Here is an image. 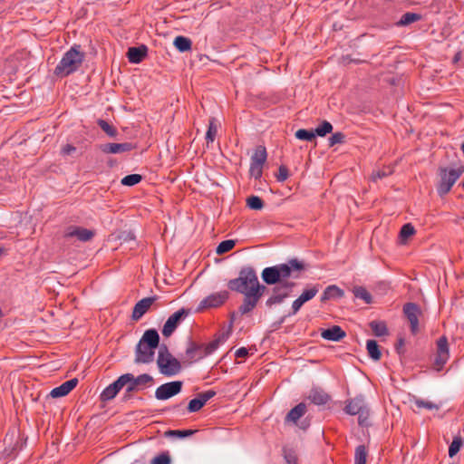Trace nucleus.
I'll list each match as a JSON object with an SVG mask.
<instances>
[{"mask_svg": "<svg viewBox=\"0 0 464 464\" xmlns=\"http://www.w3.org/2000/svg\"><path fill=\"white\" fill-rule=\"evenodd\" d=\"M308 267L309 265L304 260L295 257L285 263L264 268L261 273L263 281L268 285H275L266 305L272 307L288 298L296 284L287 279L300 278Z\"/></svg>", "mask_w": 464, "mask_h": 464, "instance_id": "1", "label": "nucleus"}, {"mask_svg": "<svg viewBox=\"0 0 464 464\" xmlns=\"http://www.w3.org/2000/svg\"><path fill=\"white\" fill-rule=\"evenodd\" d=\"M227 287L244 295L238 308L241 314L253 311L266 290V286L260 284L256 272L252 266L242 267L238 276L227 282Z\"/></svg>", "mask_w": 464, "mask_h": 464, "instance_id": "2", "label": "nucleus"}, {"mask_svg": "<svg viewBox=\"0 0 464 464\" xmlns=\"http://www.w3.org/2000/svg\"><path fill=\"white\" fill-rule=\"evenodd\" d=\"M83 58L84 55L79 51V46H72L63 54L53 73L61 78L68 76L78 70Z\"/></svg>", "mask_w": 464, "mask_h": 464, "instance_id": "3", "label": "nucleus"}, {"mask_svg": "<svg viewBox=\"0 0 464 464\" xmlns=\"http://www.w3.org/2000/svg\"><path fill=\"white\" fill-rule=\"evenodd\" d=\"M123 382L126 387L124 398H129L133 392L150 388L154 383V379L149 373H142L134 376L132 373L122 374Z\"/></svg>", "mask_w": 464, "mask_h": 464, "instance_id": "4", "label": "nucleus"}, {"mask_svg": "<svg viewBox=\"0 0 464 464\" xmlns=\"http://www.w3.org/2000/svg\"><path fill=\"white\" fill-rule=\"evenodd\" d=\"M157 363L160 372L166 376L176 375L181 370L180 362L172 356L165 345L159 351Z\"/></svg>", "mask_w": 464, "mask_h": 464, "instance_id": "5", "label": "nucleus"}, {"mask_svg": "<svg viewBox=\"0 0 464 464\" xmlns=\"http://www.w3.org/2000/svg\"><path fill=\"white\" fill-rule=\"evenodd\" d=\"M464 172V168L459 167L458 169H448L446 168L440 169V181L438 186V193L440 196H444L450 192L452 186L459 179V178Z\"/></svg>", "mask_w": 464, "mask_h": 464, "instance_id": "6", "label": "nucleus"}, {"mask_svg": "<svg viewBox=\"0 0 464 464\" xmlns=\"http://www.w3.org/2000/svg\"><path fill=\"white\" fill-rule=\"evenodd\" d=\"M344 411L350 415H358L359 425H367L369 418V409L365 403L363 396H356L347 401Z\"/></svg>", "mask_w": 464, "mask_h": 464, "instance_id": "7", "label": "nucleus"}, {"mask_svg": "<svg viewBox=\"0 0 464 464\" xmlns=\"http://www.w3.org/2000/svg\"><path fill=\"white\" fill-rule=\"evenodd\" d=\"M436 358L434 367L437 371H440L450 358L449 343L445 335L437 340Z\"/></svg>", "mask_w": 464, "mask_h": 464, "instance_id": "8", "label": "nucleus"}, {"mask_svg": "<svg viewBox=\"0 0 464 464\" xmlns=\"http://www.w3.org/2000/svg\"><path fill=\"white\" fill-rule=\"evenodd\" d=\"M403 314L410 323L411 332L416 334L419 331V317L421 314L420 307L415 303H406L403 305Z\"/></svg>", "mask_w": 464, "mask_h": 464, "instance_id": "9", "label": "nucleus"}, {"mask_svg": "<svg viewBox=\"0 0 464 464\" xmlns=\"http://www.w3.org/2000/svg\"><path fill=\"white\" fill-rule=\"evenodd\" d=\"M182 384L180 381H174L159 386L155 391L156 399L165 401L177 395L181 392Z\"/></svg>", "mask_w": 464, "mask_h": 464, "instance_id": "10", "label": "nucleus"}, {"mask_svg": "<svg viewBox=\"0 0 464 464\" xmlns=\"http://www.w3.org/2000/svg\"><path fill=\"white\" fill-rule=\"evenodd\" d=\"M189 314V310L186 308H181L175 312L173 314H171L166 323L163 325L162 328V334L165 337H169L174 331L177 329L179 323L185 319Z\"/></svg>", "mask_w": 464, "mask_h": 464, "instance_id": "11", "label": "nucleus"}, {"mask_svg": "<svg viewBox=\"0 0 464 464\" xmlns=\"http://www.w3.org/2000/svg\"><path fill=\"white\" fill-rule=\"evenodd\" d=\"M155 348L139 342L136 346L135 362L137 363H149L153 361Z\"/></svg>", "mask_w": 464, "mask_h": 464, "instance_id": "12", "label": "nucleus"}, {"mask_svg": "<svg viewBox=\"0 0 464 464\" xmlns=\"http://www.w3.org/2000/svg\"><path fill=\"white\" fill-rule=\"evenodd\" d=\"M229 294L227 291L214 293L200 302V308H214L222 305L227 299Z\"/></svg>", "mask_w": 464, "mask_h": 464, "instance_id": "13", "label": "nucleus"}, {"mask_svg": "<svg viewBox=\"0 0 464 464\" xmlns=\"http://www.w3.org/2000/svg\"><path fill=\"white\" fill-rule=\"evenodd\" d=\"M216 395V392L213 390H208L203 392H200L197 395L196 398L192 399L188 405V411L189 412H197L201 410L208 401L212 399Z\"/></svg>", "mask_w": 464, "mask_h": 464, "instance_id": "14", "label": "nucleus"}, {"mask_svg": "<svg viewBox=\"0 0 464 464\" xmlns=\"http://www.w3.org/2000/svg\"><path fill=\"white\" fill-rule=\"evenodd\" d=\"M157 298V296H150L140 300L133 307L131 319L135 322L139 321L150 310Z\"/></svg>", "mask_w": 464, "mask_h": 464, "instance_id": "15", "label": "nucleus"}, {"mask_svg": "<svg viewBox=\"0 0 464 464\" xmlns=\"http://www.w3.org/2000/svg\"><path fill=\"white\" fill-rule=\"evenodd\" d=\"M125 387L122 375H121L115 382L107 386L101 393L100 399L102 401H109L114 399L120 391Z\"/></svg>", "mask_w": 464, "mask_h": 464, "instance_id": "16", "label": "nucleus"}, {"mask_svg": "<svg viewBox=\"0 0 464 464\" xmlns=\"http://www.w3.org/2000/svg\"><path fill=\"white\" fill-rule=\"evenodd\" d=\"M95 233L93 230L82 227H76L72 226L67 228L65 231L64 237H77L82 242H88L92 239Z\"/></svg>", "mask_w": 464, "mask_h": 464, "instance_id": "17", "label": "nucleus"}, {"mask_svg": "<svg viewBox=\"0 0 464 464\" xmlns=\"http://www.w3.org/2000/svg\"><path fill=\"white\" fill-rule=\"evenodd\" d=\"M186 358L189 363L198 361L208 356L204 350L203 343H197L193 341H189L186 348Z\"/></svg>", "mask_w": 464, "mask_h": 464, "instance_id": "18", "label": "nucleus"}, {"mask_svg": "<svg viewBox=\"0 0 464 464\" xmlns=\"http://www.w3.org/2000/svg\"><path fill=\"white\" fill-rule=\"evenodd\" d=\"M135 148L130 142L124 143H105L100 146L101 150L107 154L123 153L132 150Z\"/></svg>", "mask_w": 464, "mask_h": 464, "instance_id": "19", "label": "nucleus"}, {"mask_svg": "<svg viewBox=\"0 0 464 464\" xmlns=\"http://www.w3.org/2000/svg\"><path fill=\"white\" fill-rule=\"evenodd\" d=\"M148 54V47L141 44L138 47H130L127 52V57L131 63H140Z\"/></svg>", "mask_w": 464, "mask_h": 464, "instance_id": "20", "label": "nucleus"}, {"mask_svg": "<svg viewBox=\"0 0 464 464\" xmlns=\"http://www.w3.org/2000/svg\"><path fill=\"white\" fill-rule=\"evenodd\" d=\"M77 383L78 380L76 378L66 381L60 386L53 388L51 391L50 395L53 398L63 397L72 391L76 387Z\"/></svg>", "mask_w": 464, "mask_h": 464, "instance_id": "21", "label": "nucleus"}, {"mask_svg": "<svg viewBox=\"0 0 464 464\" xmlns=\"http://www.w3.org/2000/svg\"><path fill=\"white\" fill-rule=\"evenodd\" d=\"M321 336L329 341L338 342L346 336V333L338 325L325 329L321 333Z\"/></svg>", "mask_w": 464, "mask_h": 464, "instance_id": "22", "label": "nucleus"}, {"mask_svg": "<svg viewBox=\"0 0 464 464\" xmlns=\"http://www.w3.org/2000/svg\"><path fill=\"white\" fill-rule=\"evenodd\" d=\"M344 295L343 290L339 288L335 285H329L325 288V290L323 293V295L321 297L322 302H325L327 300L333 299V298H342Z\"/></svg>", "mask_w": 464, "mask_h": 464, "instance_id": "23", "label": "nucleus"}, {"mask_svg": "<svg viewBox=\"0 0 464 464\" xmlns=\"http://www.w3.org/2000/svg\"><path fill=\"white\" fill-rule=\"evenodd\" d=\"M140 342H142L143 343L147 344V345H150L153 348H157L159 346V343H160V336H159V334L156 330L154 329H150V330H147L142 338L140 339Z\"/></svg>", "mask_w": 464, "mask_h": 464, "instance_id": "24", "label": "nucleus"}, {"mask_svg": "<svg viewBox=\"0 0 464 464\" xmlns=\"http://www.w3.org/2000/svg\"><path fill=\"white\" fill-rule=\"evenodd\" d=\"M306 412V405L304 402L297 404L286 415V420L296 422Z\"/></svg>", "mask_w": 464, "mask_h": 464, "instance_id": "25", "label": "nucleus"}, {"mask_svg": "<svg viewBox=\"0 0 464 464\" xmlns=\"http://www.w3.org/2000/svg\"><path fill=\"white\" fill-rule=\"evenodd\" d=\"M311 401L316 405H324L327 403L330 397L327 393L320 390H312L309 395Z\"/></svg>", "mask_w": 464, "mask_h": 464, "instance_id": "26", "label": "nucleus"}, {"mask_svg": "<svg viewBox=\"0 0 464 464\" xmlns=\"http://www.w3.org/2000/svg\"><path fill=\"white\" fill-rule=\"evenodd\" d=\"M267 153L264 146H257L251 157V162L264 165L266 161Z\"/></svg>", "mask_w": 464, "mask_h": 464, "instance_id": "27", "label": "nucleus"}, {"mask_svg": "<svg viewBox=\"0 0 464 464\" xmlns=\"http://www.w3.org/2000/svg\"><path fill=\"white\" fill-rule=\"evenodd\" d=\"M366 349L372 359L374 361H379L381 359L382 353L376 341L368 340L366 343Z\"/></svg>", "mask_w": 464, "mask_h": 464, "instance_id": "28", "label": "nucleus"}, {"mask_svg": "<svg viewBox=\"0 0 464 464\" xmlns=\"http://www.w3.org/2000/svg\"><path fill=\"white\" fill-rule=\"evenodd\" d=\"M421 19V15L416 13H405L397 23L399 26H405Z\"/></svg>", "mask_w": 464, "mask_h": 464, "instance_id": "29", "label": "nucleus"}, {"mask_svg": "<svg viewBox=\"0 0 464 464\" xmlns=\"http://www.w3.org/2000/svg\"><path fill=\"white\" fill-rule=\"evenodd\" d=\"M370 327L375 336L381 337L388 334V328L384 322L372 321Z\"/></svg>", "mask_w": 464, "mask_h": 464, "instance_id": "30", "label": "nucleus"}, {"mask_svg": "<svg viewBox=\"0 0 464 464\" xmlns=\"http://www.w3.org/2000/svg\"><path fill=\"white\" fill-rule=\"evenodd\" d=\"M353 293L356 298L363 300L365 304H371L372 302V295L363 286H354Z\"/></svg>", "mask_w": 464, "mask_h": 464, "instance_id": "31", "label": "nucleus"}, {"mask_svg": "<svg viewBox=\"0 0 464 464\" xmlns=\"http://www.w3.org/2000/svg\"><path fill=\"white\" fill-rule=\"evenodd\" d=\"M218 133V124L215 118H210L208 121V128L206 133L207 142H213Z\"/></svg>", "mask_w": 464, "mask_h": 464, "instance_id": "32", "label": "nucleus"}, {"mask_svg": "<svg viewBox=\"0 0 464 464\" xmlns=\"http://www.w3.org/2000/svg\"><path fill=\"white\" fill-rule=\"evenodd\" d=\"M190 39L184 36H177L174 40L175 47L180 52H186L191 49Z\"/></svg>", "mask_w": 464, "mask_h": 464, "instance_id": "33", "label": "nucleus"}, {"mask_svg": "<svg viewBox=\"0 0 464 464\" xmlns=\"http://www.w3.org/2000/svg\"><path fill=\"white\" fill-rule=\"evenodd\" d=\"M367 450L364 445H359L355 449L354 461L355 464H366Z\"/></svg>", "mask_w": 464, "mask_h": 464, "instance_id": "34", "label": "nucleus"}, {"mask_svg": "<svg viewBox=\"0 0 464 464\" xmlns=\"http://www.w3.org/2000/svg\"><path fill=\"white\" fill-rule=\"evenodd\" d=\"M99 127L110 137H115L117 135V130L111 124L102 119L97 121Z\"/></svg>", "mask_w": 464, "mask_h": 464, "instance_id": "35", "label": "nucleus"}, {"mask_svg": "<svg viewBox=\"0 0 464 464\" xmlns=\"http://www.w3.org/2000/svg\"><path fill=\"white\" fill-rule=\"evenodd\" d=\"M223 342L224 336L220 335L208 343L203 344L204 350L206 351L207 354L209 355L214 353Z\"/></svg>", "mask_w": 464, "mask_h": 464, "instance_id": "36", "label": "nucleus"}, {"mask_svg": "<svg viewBox=\"0 0 464 464\" xmlns=\"http://www.w3.org/2000/svg\"><path fill=\"white\" fill-rule=\"evenodd\" d=\"M196 432L194 430H168L165 432L167 437H177V438H185L193 435Z\"/></svg>", "mask_w": 464, "mask_h": 464, "instance_id": "37", "label": "nucleus"}, {"mask_svg": "<svg viewBox=\"0 0 464 464\" xmlns=\"http://www.w3.org/2000/svg\"><path fill=\"white\" fill-rule=\"evenodd\" d=\"M319 287L317 285H313L312 287L304 290V292L300 295V298L304 303H306L313 299L318 293Z\"/></svg>", "mask_w": 464, "mask_h": 464, "instance_id": "38", "label": "nucleus"}, {"mask_svg": "<svg viewBox=\"0 0 464 464\" xmlns=\"http://www.w3.org/2000/svg\"><path fill=\"white\" fill-rule=\"evenodd\" d=\"M295 137L302 140L312 141L315 139V132L312 130L300 129L295 132Z\"/></svg>", "mask_w": 464, "mask_h": 464, "instance_id": "39", "label": "nucleus"}, {"mask_svg": "<svg viewBox=\"0 0 464 464\" xmlns=\"http://www.w3.org/2000/svg\"><path fill=\"white\" fill-rule=\"evenodd\" d=\"M236 243L234 240L228 239L222 241L217 247V254L223 255L234 248Z\"/></svg>", "mask_w": 464, "mask_h": 464, "instance_id": "40", "label": "nucleus"}, {"mask_svg": "<svg viewBox=\"0 0 464 464\" xmlns=\"http://www.w3.org/2000/svg\"><path fill=\"white\" fill-rule=\"evenodd\" d=\"M463 444V440L461 437H455L449 448V456L450 458L454 457L460 450Z\"/></svg>", "mask_w": 464, "mask_h": 464, "instance_id": "41", "label": "nucleus"}, {"mask_svg": "<svg viewBox=\"0 0 464 464\" xmlns=\"http://www.w3.org/2000/svg\"><path fill=\"white\" fill-rule=\"evenodd\" d=\"M246 205L251 209L259 210L264 207V202L257 196H250L246 199Z\"/></svg>", "mask_w": 464, "mask_h": 464, "instance_id": "42", "label": "nucleus"}, {"mask_svg": "<svg viewBox=\"0 0 464 464\" xmlns=\"http://www.w3.org/2000/svg\"><path fill=\"white\" fill-rule=\"evenodd\" d=\"M333 130V126L332 124L327 121H324L322 122V124H320L315 130H314V132H315V135H318L320 137H324L325 136L327 133H330L331 131Z\"/></svg>", "mask_w": 464, "mask_h": 464, "instance_id": "43", "label": "nucleus"}, {"mask_svg": "<svg viewBox=\"0 0 464 464\" xmlns=\"http://www.w3.org/2000/svg\"><path fill=\"white\" fill-rule=\"evenodd\" d=\"M142 179V177L141 175L140 174H130V175H127L125 176L122 179H121V184L124 185V186H134L136 184H138L139 182H140Z\"/></svg>", "mask_w": 464, "mask_h": 464, "instance_id": "44", "label": "nucleus"}, {"mask_svg": "<svg viewBox=\"0 0 464 464\" xmlns=\"http://www.w3.org/2000/svg\"><path fill=\"white\" fill-rule=\"evenodd\" d=\"M414 233H415L414 227L411 224L407 223V224L403 225L402 227L401 228V232H400L401 239L402 241H404L407 238H409L410 237H411L412 235H414Z\"/></svg>", "mask_w": 464, "mask_h": 464, "instance_id": "45", "label": "nucleus"}, {"mask_svg": "<svg viewBox=\"0 0 464 464\" xmlns=\"http://www.w3.org/2000/svg\"><path fill=\"white\" fill-rule=\"evenodd\" d=\"M392 173V169L391 167L383 168L382 169H378L373 171L372 174V179L373 181H377L380 179L387 177Z\"/></svg>", "mask_w": 464, "mask_h": 464, "instance_id": "46", "label": "nucleus"}, {"mask_svg": "<svg viewBox=\"0 0 464 464\" xmlns=\"http://www.w3.org/2000/svg\"><path fill=\"white\" fill-rule=\"evenodd\" d=\"M284 456L287 464H298V458L295 450H284Z\"/></svg>", "mask_w": 464, "mask_h": 464, "instance_id": "47", "label": "nucleus"}, {"mask_svg": "<svg viewBox=\"0 0 464 464\" xmlns=\"http://www.w3.org/2000/svg\"><path fill=\"white\" fill-rule=\"evenodd\" d=\"M249 172L250 175L255 179H260L263 173V165H258L257 163L250 162Z\"/></svg>", "mask_w": 464, "mask_h": 464, "instance_id": "48", "label": "nucleus"}, {"mask_svg": "<svg viewBox=\"0 0 464 464\" xmlns=\"http://www.w3.org/2000/svg\"><path fill=\"white\" fill-rule=\"evenodd\" d=\"M414 403L418 409L425 408L428 410L438 409V406L431 401H424L421 399H416Z\"/></svg>", "mask_w": 464, "mask_h": 464, "instance_id": "49", "label": "nucleus"}, {"mask_svg": "<svg viewBox=\"0 0 464 464\" xmlns=\"http://www.w3.org/2000/svg\"><path fill=\"white\" fill-rule=\"evenodd\" d=\"M345 135L343 132H335L329 138V145L332 147L335 144L343 143Z\"/></svg>", "mask_w": 464, "mask_h": 464, "instance_id": "50", "label": "nucleus"}, {"mask_svg": "<svg viewBox=\"0 0 464 464\" xmlns=\"http://www.w3.org/2000/svg\"><path fill=\"white\" fill-rule=\"evenodd\" d=\"M288 177H289L288 169L285 166L281 165L278 169V174L276 175L277 181L283 182V181L286 180L288 179Z\"/></svg>", "mask_w": 464, "mask_h": 464, "instance_id": "51", "label": "nucleus"}, {"mask_svg": "<svg viewBox=\"0 0 464 464\" xmlns=\"http://www.w3.org/2000/svg\"><path fill=\"white\" fill-rule=\"evenodd\" d=\"M170 463V458L168 454H160L156 456L152 461L151 464H169Z\"/></svg>", "mask_w": 464, "mask_h": 464, "instance_id": "52", "label": "nucleus"}, {"mask_svg": "<svg viewBox=\"0 0 464 464\" xmlns=\"http://www.w3.org/2000/svg\"><path fill=\"white\" fill-rule=\"evenodd\" d=\"M304 304V301H302L300 297L295 299L292 304V312L290 314H295L301 309Z\"/></svg>", "mask_w": 464, "mask_h": 464, "instance_id": "53", "label": "nucleus"}, {"mask_svg": "<svg viewBox=\"0 0 464 464\" xmlns=\"http://www.w3.org/2000/svg\"><path fill=\"white\" fill-rule=\"evenodd\" d=\"M18 446H19V441L17 440L15 442L14 446L11 450L5 449L3 452V454L5 455V458H14V451L16 450Z\"/></svg>", "mask_w": 464, "mask_h": 464, "instance_id": "54", "label": "nucleus"}, {"mask_svg": "<svg viewBox=\"0 0 464 464\" xmlns=\"http://www.w3.org/2000/svg\"><path fill=\"white\" fill-rule=\"evenodd\" d=\"M395 349L400 354L404 353V339L402 337L398 339Z\"/></svg>", "mask_w": 464, "mask_h": 464, "instance_id": "55", "label": "nucleus"}, {"mask_svg": "<svg viewBox=\"0 0 464 464\" xmlns=\"http://www.w3.org/2000/svg\"><path fill=\"white\" fill-rule=\"evenodd\" d=\"M76 150V148L71 144H66L63 149H62V153L63 155H70L71 153L74 152Z\"/></svg>", "mask_w": 464, "mask_h": 464, "instance_id": "56", "label": "nucleus"}, {"mask_svg": "<svg viewBox=\"0 0 464 464\" xmlns=\"http://www.w3.org/2000/svg\"><path fill=\"white\" fill-rule=\"evenodd\" d=\"M248 355V350L245 347H241L236 351L237 358H245Z\"/></svg>", "mask_w": 464, "mask_h": 464, "instance_id": "57", "label": "nucleus"}, {"mask_svg": "<svg viewBox=\"0 0 464 464\" xmlns=\"http://www.w3.org/2000/svg\"><path fill=\"white\" fill-rule=\"evenodd\" d=\"M6 253L7 250L4 246H0V256L3 255H6Z\"/></svg>", "mask_w": 464, "mask_h": 464, "instance_id": "58", "label": "nucleus"}, {"mask_svg": "<svg viewBox=\"0 0 464 464\" xmlns=\"http://www.w3.org/2000/svg\"><path fill=\"white\" fill-rule=\"evenodd\" d=\"M459 57H460V54L459 53H457L454 57V62H457L459 60Z\"/></svg>", "mask_w": 464, "mask_h": 464, "instance_id": "59", "label": "nucleus"}, {"mask_svg": "<svg viewBox=\"0 0 464 464\" xmlns=\"http://www.w3.org/2000/svg\"><path fill=\"white\" fill-rule=\"evenodd\" d=\"M461 150H462V152H463V154H464V142H463V143H462V145H461Z\"/></svg>", "mask_w": 464, "mask_h": 464, "instance_id": "60", "label": "nucleus"}, {"mask_svg": "<svg viewBox=\"0 0 464 464\" xmlns=\"http://www.w3.org/2000/svg\"><path fill=\"white\" fill-rule=\"evenodd\" d=\"M462 187L464 188V182L462 183Z\"/></svg>", "mask_w": 464, "mask_h": 464, "instance_id": "61", "label": "nucleus"}]
</instances>
